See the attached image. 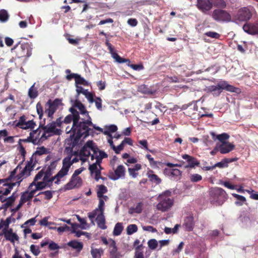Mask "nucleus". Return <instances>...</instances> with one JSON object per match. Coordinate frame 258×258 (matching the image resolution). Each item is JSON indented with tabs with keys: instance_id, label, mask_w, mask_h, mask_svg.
<instances>
[{
	"instance_id": "36",
	"label": "nucleus",
	"mask_w": 258,
	"mask_h": 258,
	"mask_svg": "<svg viewBox=\"0 0 258 258\" xmlns=\"http://www.w3.org/2000/svg\"><path fill=\"white\" fill-rule=\"evenodd\" d=\"M117 130L116 125L112 124L106 127L105 130L103 132L104 135H107L109 137L113 138L111 133H114Z\"/></svg>"
},
{
	"instance_id": "55",
	"label": "nucleus",
	"mask_w": 258,
	"mask_h": 258,
	"mask_svg": "<svg viewBox=\"0 0 258 258\" xmlns=\"http://www.w3.org/2000/svg\"><path fill=\"white\" fill-rule=\"evenodd\" d=\"M48 217H45L43 218L40 221V224L43 226H50L56 225V224L54 222H48Z\"/></svg>"
},
{
	"instance_id": "15",
	"label": "nucleus",
	"mask_w": 258,
	"mask_h": 258,
	"mask_svg": "<svg viewBox=\"0 0 258 258\" xmlns=\"http://www.w3.org/2000/svg\"><path fill=\"white\" fill-rule=\"evenodd\" d=\"M108 251L110 258H115L116 257H121L120 253L118 251L115 241L110 239Z\"/></svg>"
},
{
	"instance_id": "48",
	"label": "nucleus",
	"mask_w": 258,
	"mask_h": 258,
	"mask_svg": "<svg viewBox=\"0 0 258 258\" xmlns=\"http://www.w3.org/2000/svg\"><path fill=\"white\" fill-rule=\"evenodd\" d=\"M48 183L43 180L42 181H36L34 186L36 187V190H42L48 186Z\"/></svg>"
},
{
	"instance_id": "10",
	"label": "nucleus",
	"mask_w": 258,
	"mask_h": 258,
	"mask_svg": "<svg viewBox=\"0 0 258 258\" xmlns=\"http://www.w3.org/2000/svg\"><path fill=\"white\" fill-rule=\"evenodd\" d=\"M71 114L68 115L64 119L63 122L65 123H70L73 121L72 127H74L77 121L80 120V116L79 112L74 107H71L69 109Z\"/></svg>"
},
{
	"instance_id": "51",
	"label": "nucleus",
	"mask_w": 258,
	"mask_h": 258,
	"mask_svg": "<svg viewBox=\"0 0 258 258\" xmlns=\"http://www.w3.org/2000/svg\"><path fill=\"white\" fill-rule=\"evenodd\" d=\"M143 246L142 244L139 245L136 247L135 253V258H145L143 252L140 251L141 248Z\"/></svg>"
},
{
	"instance_id": "13",
	"label": "nucleus",
	"mask_w": 258,
	"mask_h": 258,
	"mask_svg": "<svg viewBox=\"0 0 258 258\" xmlns=\"http://www.w3.org/2000/svg\"><path fill=\"white\" fill-rule=\"evenodd\" d=\"M243 30L250 35H258V21L254 23H246L243 26Z\"/></svg>"
},
{
	"instance_id": "14",
	"label": "nucleus",
	"mask_w": 258,
	"mask_h": 258,
	"mask_svg": "<svg viewBox=\"0 0 258 258\" xmlns=\"http://www.w3.org/2000/svg\"><path fill=\"white\" fill-rule=\"evenodd\" d=\"M105 44L108 47V49L109 50V53L111 55V56L115 60L116 62L119 63H122L127 61V60L123 59L122 57H121L116 52L114 51L113 47L107 39L106 40Z\"/></svg>"
},
{
	"instance_id": "6",
	"label": "nucleus",
	"mask_w": 258,
	"mask_h": 258,
	"mask_svg": "<svg viewBox=\"0 0 258 258\" xmlns=\"http://www.w3.org/2000/svg\"><path fill=\"white\" fill-rule=\"evenodd\" d=\"M18 58L30 57L32 54V48L29 43H20L19 42L12 49Z\"/></svg>"
},
{
	"instance_id": "61",
	"label": "nucleus",
	"mask_w": 258,
	"mask_h": 258,
	"mask_svg": "<svg viewBox=\"0 0 258 258\" xmlns=\"http://www.w3.org/2000/svg\"><path fill=\"white\" fill-rule=\"evenodd\" d=\"M229 138V135L226 133H223L222 134L219 135L217 136V139L223 143V142H226L225 140L228 139Z\"/></svg>"
},
{
	"instance_id": "30",
	"label": "nucleus",
	"mask_w": 258,
	"mask_h": 258,
	"mask_svg": "<svg viewBox=\"0 0 258 258\" xmlns=\"http://www.w3.org/2000/svg\"><path fill=\"white\" fill-rule=\"evenodd\" d=\"M15 199L16 197L14 196V193H13L11 196L6 199V201L5 202V203L2 205L1 209L7 210L9 207L12 205L15 202Z\"/></svg>"
},
{
	"instance_id": "8",
	"label": "nucleus",
	"mask_w": 258,
	"mask_h": 258,
	"mask_svg": "<svg viewBox=\"0 0 258 258\" xmlns=\"http://www.w3.org/2000/svg\"><path fill=\"white\" fill-rule=\"evenodd\" d=\"M212 18L217 22H228L231 20L230 14L227 11L220 9L215 10L212 15Z\"/></svg>"
},
{
	"instance_id": "34",
	"label": "nucleus",
	"mask_w": 258,
	"mask_h": 258,
	"mask_svg": "<svg viewBox=\"0 0 258 258\" xmlns=\"http://www.w3.org/2000/svg\"><path fill=\"white\" fill-rule=\"evenodd\" d=\"M139 89L141 92L147 95H153L155 94L156 92L155 91L153 90L152 89L148 87L147 85L145 84L140 86Z\"/></svg>"
},
{
	"instance_id": "49",
	"label": "nucleus",
	"mask_w": 258,
	"mask_h": 258,
	"mask_svg": "<svg viewBox=\"0 0 258 258\" xmlns=\"http://www.w3.org/2000/svg\"><path fill=\"white\" fill-rule=\"evenodd\" d=\"M138 231V226L136 224H130L126 228L128 235H132Z\"/></svg>"
},
{
	"instance_id": "20",
	"label": "nucleus",
	"mask_w": 258,
	"mask_h": 258,
	"mask_svg": "<svg viewBox=\"0 0 258 258\" xmlns=\"http://www.w3.org/2000/svg\"><path fill=\"white\" fill-rule=\"evenodd\" d=\"M33 156L30 158L29 161H28L24 168L21 171V173L22 175H24L25 177H28L30 175V172L33 170L35 164H33Z\"/></svg>"
},
{
	"instance_id": "53",
	"label": "nucleus",
	"mask_w": 258,
	"mask_h": 258,
	"mask_svg": "<svg viewBox=\"0 0 258 258\" xmlns=\"http://www.w3.org/2000/svg\"><path fill=\"white\" fill-rule=\"evenodd\" d=\"M148 245L150 249L154 250L158 246V242L155 239H151L148 241Z\"/></svg>"
},
{
	"instance_id": "60",
	"label": "nucleus",
	"mask_w": 258,
	"mask_h": 258,
	"mask_svg": "<svg viewBox=\"0 0 258 258\" xmlns=\"http://www.w3.org/2000/svg\"><path fill=\"white\" fill-rule=\"evenodd\" d=\"M30 249L31 252L35 256L38 255L40 252L39 248L37 245L32 244L30 246Z\"/></svg>"
},
{
	"instance_id": "39",
	"label": "nucleus",
	"mask_w": 258,
	"mask_h": 258,
	"mask_svg": "<svg viewBox=\"0 0 258 258\" xmlns=\"http://www.w3.org/2000/svg\"><path fill=\"white\" fill-rule=\"evenodd\" d=\"M35 83H34L28 90V96L31 99H35L38 95V92L37 88H35Z\"/></svg>"
},
{
	"instance_id": "46",
	"label": "nucleus",
	"mask_w": 258,
	"mask_h": 258,
	"mask_svg": "<svg viewBox=\"0 0 258 258\" xmlns=\"http://www.w3.org/2000/svg\"><path fill=\"white\" fill-rule=\"evenodd\" d=\"M9 18V15L8 12L4 9L0 10V21L2 22H5L8 21Z\"/></svg>"
},
{
	"instance_id": "19",
	"label": "nucleus",
	"mask_w": 258,
	"mask_h": 258,
	"mask_svg": "<svg viewBox=\"0 0 258 258\" xmlns=\"http://www.w3.org/2000/svg\"><path fill=\"white\" fill-rule=\"evenodd\" d=\"M39 131V128H37L35 130H33L32 132H30L29 134V136L25 139H20L19 141V143H21V142H23L24 143L30 142L32 143L34 145H37L39 144L38 138V137H34V135Z\"/></svg>"
},
{
	"instance_id": "3",
	"label": "nucleus",
	"mask_w": 258,
	"mask_h": 258,
	"mask_svg": "<svg viewBox=\"0 0 258 258\" xmlns=\"http://www.w3.org/2000/svg\"><path fill=\"white\" fill-rule=\"evenodd\" d=\"M226 191L221 187H215L210 191V201L213 205L221 206L227 200Z\"/></svg>"
},
{
	"instance_id": "22",
	"label": "nucleus",
	"mask_w": 258,
	"mask_h": 258,
	"mask_svg": "<svg viewBox=\"0 0 258 258\" xmlns=\"http://www.w3.org/2000/svg\"><path fill=\"white\" fill-rule=\"evenodd\" d=\"M73 147H72L71 149H70L68 147H67L66 148V150H68V151L69 150L70 152H69L68 156H67L63 159V161L65 163H66L70 167L73 165V164L78 162L79 160V159L77 157H75V158H73L72 160H71L72 156L74 155V154L73 153Z\"/></svg>"
},
{
	"instance_id": "37",
	"label": "nucleus",
	"mask_w": 258,
	"mask_h": 258,
	"mask_svg": "<svg viewBox=\"0 0 258 258\" xmlns=\"http://www.w3.org/2000/svg\"><path fill=\"white\" fill-rule=\"evenodd\" d=\"M80 227L81 226L79 224H72V232L75 233L76 236L77 237H80L81 235H84L86 233V232H83L81 230H77V229Z\"/></svg>"
},
{
	"instance_id": "58",
	"label": "nucleus",
	"mask_w": 258,
	"mask_h": 258,
	"mask_svg": "<svg viewBox=\"0 0 258 258\" xmlns=\"http://www.w3.org/2000/svg\"><path fill=\"white\" fill-rule=\"evenodd\" d=\"M202 179V176L199 174H193L190 176V180L192 182H197Z\"/></svg>"
},
{
	"instance_id": "4",
	"label": "nucleus",
	"mask_w": 258,
	"mask_h": 258,
	"mask_svg": "<svg viewBox=\"0 0 258 258\" xmlns=\"http://www.w3.org/2000/svg\"><path fill=\"white\" fill-rule=\"evenodd\" d=\"M253 9L251 6L244 7L239 9L233 15V22L237 24L246 22L252 17Z\"/></svg>"
},
{
	"instance_id": "31",
	"label": "nucleus",
	"mask_w": 258,
	"mask_h": 258,
	"mask_svg": "<svg viewBox=\"0 0 258 258\" xmlns=\"http://www.w3.org/2000/svg\"><path fill=\"white\" fill-rule=\"evenodd\" d=\"M107 192V187L104 185H100L98 186V189L97 192V197L99 198H103L105 200H106L108 197L106 196H103V194Z\"/></svg>"
},
{
	"instance_id": "57",
	"label": "nucleus",
	"mask_w": 258,
	"mask_h": 258,
	"mask_svg": "<svg viewBox=\"0 0 258 258\" xmlns=\"http://www.w3.org/2000/svg\"><path fill=\"white\" fill-rule=\"evenodd\" d=\"M211 91L213 92V94L214 96H219L222 92V90H221L217 85L216 86H212L211 87Z\"/></svg>"
},
{
	"instance_id": "38",
	"label": "nucleus",
	"mask_w": 258,
	"mask_h": 258,
	"mask_svg": "<svg viewBox=\"0 0 258 258\" xmlns=\"http://www.w3.org/2000/svg\"><path fill=\"white\" fill-rule=\"evenodd\" d=\"M47 105H49L53 107L56 111L58 106L61 104V100L58 98L55 99L53 101L49 99L47 102Z\"/></svg>"
},
{
	"instance_id": "24",
	"label": "nucleus",
	"mask_w": 258,
	"mask_h": 258,
	"mask_svg": "<svg viewBox=\"0 0 258 258\" xmlns=\"http://www.w3.org/2000/svg\"><path fill=\"white\" fill-rule=\"evenodd\" d=\"M89 169L92 175L95 174L94 178L96 181H98L99 179H104V178L101 176V171L98 169L96 164H92L90 165Z\"/></svg>"
},
{
	"instance_id": "5",
	"label": "nucleus",
	"mask_w": 258,
	"mask_h": 258,
	"mask_svg": "<svg viewBox=\"0 0 258 258\" xmlns=\"http://www.w3.org/2000/svg\"><path fill=\"white\" fill-rule=\"evenodd\" d=\"M39 128H41L43 131V133L41 135V138L43 139H48V137H50L52 135L49 134L47 135V134L49 133H52L56 135H60L61 132L60 129L56 128L54 121L45 125V118H44L43 120L40 121L39 123Z\"/></svg>"
},
{
	"instance_id": "25",
	"label": "nucleus",
	"mask_w": 258,
	"mask_h": 258,
	"mask_svg": "<svg viewBox=\"0 0 258 258\" xmlns=\"http://www.w3.org/2000/svg\"><path fill=\"white\" fill-rule=\"evenodd\" d=\"M183 159L187 160L188 165L187 167L194 168L195 166H198L200 164L199 161L195 157L187 154H184L182 156Z\"/></svg>"
},
{
	"instance_id": "56",
	"label": "nucleus",
	"mask_w": 258,
	"mask_h": 258,
	"mask_svg": "<svg viewBox=\"0 0 258 258\" xmlns=\"http://www.w3.org/2000/svg\"><path fill=\"white\" fill-rule=\"evenodd\" d=\"M49 229H54V230L56 229L58 233H62V232H63L66 231H69L70 230V228L66 225H65L63 226H61V227H59L57 228V227H49Z\"/></svg>"
},
{
	"instance_id": "16",
	"label": "nucleus",
	"mask_w": 258,
	"mask_h": 258,
	"mask_svg": "<svg viewBox=\"0 0 258 258\" xmlns=\"http://www.w3.org/2000/svg\"><path fill=\"white\" fill-rule=\"evenodd\" d=\"M197 7L203 13H206L212 8L210 0H197Z\"/></svg>"
},
{
	"instance_id": "17",
	"label": "nucleus",
	"mask_w": 258,
	"mask_h": 258,
	"mask_svg": "<svg viewBox=\"0 0 258 258\" xmlns=\"http://www.w3.org/2000/svg\"><path fill=\"white\" fill-rule=\"evenodd\" d=\"M194 218L193 215H190L185 217L184 219L183 227L187 231H192L195 227Z\"/></svg>"
},
{
	"instance_id": "29",
	"label": "nucleus",
	"mask_w": 258,
	"mask_h": 258,
	"mask_svg": "<svg viewBox=\"0 0 258 258\" xmlns=\"http://www.w3.org/2000/svg\"><path fill=\"white\" fill-rule=\"evenodd\" d=\"M70 168V167L62 160V166L56 174V177L60 179L68 174Z\"/></svg>"
},
{
	"instance_id": "32",
	"label": "nucleus",
	"mask_w": 258,
	"mask_h": 258,
	"mask_svg": "<svg viewBox=\"0 0 258 258\" xmlns=\"http://www.w3.org/2000/svg\"><path fill=\"white\" fill-rule=\"evenodd\" d=\"M68 245L74 249H76L78 252L81 251L83 247V243L76 240H72L70 241L68 243Z\"/></svg>"
},
{
	"instance_id": "21",
	"label": "nucleus",
	"mask_w": 258,
	"mask_h": 258,
	"mask_svg": "<svg viewBox=\"0 0 258 258\" xmlns=\"http://www.w3.org/2000/svg\"><path fill=\"white\" fill-rule=\"evenodd\" d=\"M146 175L151 182L156 185L160 184L162 182V179L157 175L154 174V171L151 169H148Z\"/></svg>"
},
{
	"instance_id": "62",
	"label": "nucleus",
	"mask_w": 258,
	"mask_h": 258,
	"mask_svg": "<svg viewBox=\"0 0 258 258\" xmlns=\"http://www.w3.org/2000/svg\"><path fill=\"white\" fill-rule=\"evenodd\" d=\"M53 192H54L53 191L46 190V191L40 192L39 194H38L37 196H39L41 194L44 195H45V199L47 200H50L52 198V193Z\"/></svg>"
},
{
	"instance_id": "23",
	"label": "nucleus",
	"mask_w": 258,
	"mask_h": 258,
	"mask_svg": "<svg viewBox=\"0 0 258 258\" xmlns=\"http://www.w3.org/2000/svg\"><path fill=\"white\" fill-rule=\"evenodd\" d=\"M5 238L7 240L10 241L12 243H14L16 241H18L19 239V236L13 232L12 229L4 231Z\"/></svg>"
},
{
	"instance_id": "26",
	"label": "nucleus",
	"mask_w": 258,
	"mask_h": 258,
	"mask_svg": "<svg viewBox=\"0 0 258 258\" xmlns=\"http://www.w3.org/2000/svg\"><path fill=\"white\" fill-rule=\"evenodd\" d=\"M164 174L169 177H174L175 179L176 177L180 176L181 172V171L176 168L171 169V168H165L164 170Z\"/></svg>"
},
{
	"instance_id": "54",
	"label": "nucleus",
	"mask_w": 258,
	"mask_h": 258,
	"mask_svg": "<svg viewBox=\"0 0 258 258\" xmlns=\"http://www.w3.org/2000/svg\"><path fill=\"white\" fill-rule=\"evenodd\" d=\"M228 166V161L225 158L223 159L221 161L214 164L215 168L219 167L220 168L227 167Z\"/></svg>"
},
{
	"instance_id": "33",
	"label": "nucleus",
	"mask_w": 258,
	"mask_h": 258,
	"mask_svg": "<svg viewBox=\"0 0 258 258\" xmlns=\"http://www.w3.org/2000/svg\"><path fill=\"white\" fill-rule=\"evenodd\" d=\"M143 203L142 202L138 203L135 207H131L128 210V213L130 214L134 213L140 214L142 212Z\"/></svg>"
},
{
	"instance_id": "1",
	"label": "nucleus",
	"mask_w": 258,
	"mask_h": 258,
	"mask_svg": "<svg viewBox=\"0 0 258 258\" xmlns=\"http://www.w3.org/2000/svg\"><path fill=\"white\" fill-rule=\"evenodd\" d=\"M86 117V119L80 118V120L77 121L76 125L68 131V132L72 131L73 133V134L70 136L71 144L72 147H75L78 144L82 137L86 138L90 135H93L94 133L93 128L100 132H103L102 128L93 123L90 115Z\"/></svg>"
},
{
	"instance_id": "42",
	"label": "nucleus",
	"mask_w": 258,
	"mask_h": 258,
	"mask_svg": "<svg viewBox=\"0 0 258 258\" xmlns=\"http://www.w3.org/2000/svg\"><path fill=\"white\" fill-rule=\"evenodd\" d=\"M123 59L127 60L128 61L124 62V63H127V65L136 71H140L144 69V66L142 64H134L131 63V61L129 59L122 58Z\"/></svg>"
},
{
	"instance_id": "47",
	"label": "nucleus",
	"mask_w": 258,
	"mask_h": 258,
	"mask_svg": "<svg viewBox=\"0 0 258 258\" xmlns=\"http://www.w3.org/2000/svg\"><path fill=\"white\" fill-rule=\"evenodd\" d=\"M4 185L7 186L8 187L5 189V191H3L2 194L7 196L10 193L12 189L16 185V183H5L4 184Z\"/></svg>"
},
{
	"instance_id": "12",
	"label": "nucleus",
	"mask_w": 258,
	"mask_h": 258,
	"mask_svg": "<svg viewBox=\"0 0 258 258\" xmlns=\"http://www.w3.org/2000/svg\"><path fill=\"white\" fill-rule=\"evenodd\" d=\"M83 183V180L80 177L72 176L69 182L67 183L65 187L67 190H70L76 188H79Z\"/></svg>"
},
{
	"instance_id": "9",
	"label": "nucleus",
	"mask_w": 258,
	"mask_h": 258,
	"mask_svg": "<svg viewBox=\"0 0 258 258\" xmlns=\"http://www.w3.org/2000/svg\"><path fill=\"white\" fill-rule=\"evenodd\" d=\"M35 126V122L33 120L26 121V117L25 115L20 116L16 124V126L23 130L34 129Z\"/></svg>"
},
{
	"instance_id": "52",
	"label": "nucleus",
	"mask_w": 258,
	"mask_h": 258,
	"mask_svg": "<svg viewBox=\"0 0 258 258\" xmlns=\"http://www.w3.org/2000/svg\"><path fill=\"white\" fill-rule=\"evenodd\" d=\"M36 111L39 115V118L40 119H42L44 114V111L43 107L40 102H38L36 104Z\"/></svg>"
},
{
	"instance_id": "11",
	"label": "nucleus",
	"mask_w": 258,
	"mask_h": 258,
	"mask_svg": "<svg viewBox=\"0 0 258 258\" xmlns=\"http://www.w3.org/2000/svg\"><path fill=\"white\" fill-rule=\"evenodd\" d=\"M91 150L93 151L94 154H96L97 150H99V149L93 147V142L92 141H88L81 150L80 155L86 157H89L91 155Z\"/></svg>"
},
{
	"instance_id": "63",
	"label": "nucleus",
	"mask_w": 258,
	"mask_h": 258,
	"mask_svg": "<svg viewBox=\"0 0 258 258\" xmlns=\"http://www.w3.org/2000/svg\"><path fill=\"white\" fill-rule=\"evenodd\" d=\"M52 174V172L50 171V169L49 168H46V170L44 171L43 180L48 183V179H50Z\"/></svg>"
},
{
	"instance_id": "41",
	"label": "nucleus",
	"mask_w": 258,
	"mask_h": 258,
	"mask_svg": "<svg viewBox=\"0 0 258 258\" xmlns=\"http://www.w3.org/2000/svg\"><path fill=\"white\" fill-rule=\"evenodd\" d=\"M44 174V171L43 169H42L40 171L38 172V173L35 175L33 181L30 183L29 186L28 188L31 189L35 184V182L38 181L42 179V177H43Z\"/></svg>"
},
{
	"instance_id": "59",
	"label": "nucleus",
	"mask_w": 258,
	"mask_h": 258,
	"mask_svg": "<svg viewBox=\"0 0 258 258\" xmlns=\"http://www.w3.org/2000/svg\"><path fill=\"white\" fill-rule=\"evenodd\" d=\"M205 35L210 37L212 38L219 39L220 37V34L213 31H209L205 33Z\"/></svg>"
},
{
	"instance_id": "18",
	"label": "nucleus",
	"mask_w": 258,
	"mask_h": 258,
	"mask_svg": "<svg viewBox=\"0 0 258 258\" xmlns=\"http://www.w3.org/2000/svg\"><path fill=\"white\" fill-rule=\"evenodd\" d=\"M219 145V152L223 154H227L234 150L235 146L229 142H223Z\"/></svg>"
},
{
	"instance_id": "2",
	"label": "nucleus",
	"mask_w": 258,
	"mask_h": 258,
	"mask_svg": "<svg viewBox=\"0 0 258 258\" xmlns=\"http://www.w3.org/2000/svg\"><path fill=\"white\" fill-rule=\"evenodd\" d=\"M171 191L167 190L160 194L158 197L159 202L157 206L158 210L162 212L168 211L173 205V199L171 198Z\"/></svg>"
},
{
	"instance_id": "40",
	"label": "nucleus",
	"mask_w": 258,
	"mask_h": 258,
	"mask_svg": "<svg viewBox=\"0 0 258 258\" xmlns=\"http://www.w3.org/2000/svg\"><path fill=\"white\" fill-rule=\"evenodd\" d=\"M212 5L215 7L225 8L226 7V3L224 0H210Z\"/></svg>"
},
{
	"instance_id": "44",
	"label": "nucleus",
	"mask_w": 258,
	"mask_h": 258,
	"mask_svg": "<svg viewBox=\"0 0 258 258\" xmlns=\"http://www.w3.org/2000/svg\"><path fill=\"white\" fill-rule=\"evenodd\" d=\"M56 111L54 109L49 106V105H47V103L45 105V113L47 114V116L51 119L53 118V115L55 112Z\"/></svg>"
},
{
	"instance_id": "7",
	"label": "nucleus",
	"mask_w": 258,
	"mask_h": 258,
	"mask_svg": "<svg viewBox=\"0 0 258 258\" xmlns=\"http://www.w3.org/2000/svg\"><path fill=\"white\" fill-rule=\"evenodd\" d=\"M105 203L102 198H99L98 207L96 209L100 212L97 215L96 221L98 226L102 229H106L107 226L105 225V219L104 215Z\"/></svg>"
},
{
	"instance_id": "64",
	"label": "nucleus",
	"mask_w": 258,
	"mask_h": 258,
	"mask_svg": "<svg viewBox=\"0 0 258 258\" xmlns=\"http://www.w3.org/2000/svg\"><path fill=\"white\" fill-rule=\"evenodd\" d=\"M48 153L47 150L44 147H41L37 149L36 151L35 152V155H42L43 154H46Z\"/></svg>"
},
{
	"instance_id": "43",
	"label": "nucleus",
	"mask_w": 258,
	"mask_h": 258,
	"mask_svg": "<svg viewBox=\"0 0 258 258\" xmlns=\"http://www.w3.org/2000/svg\"><path fill=\"white\" fill-rule=\"evenodd\" d=\"M123 229V226L121 223H117L113 229V235L115 236L119 235Z\"/></svg>"
},
{
	"instance_id": "35",
	"label": "nucleus",
	"mask_w": 258,
	"mask_h": 258,
	"mask_svg": "<svg viewBox=\"0 0 258 258\" xmlns=\"http://www.w3.org/2000/svg\"><path fill=\"white\" fill-rule=\"evenodd\" d=\"M90 252L93 258H101L104 250L102 248H95L92 247Z\"/></svg>"
},
{
	"instance_id": "28",
	"label": "nucleus",
	"mask_w": 258,
	"mask_h": 258,
	"mask_svg": "<svg viewBox=\"0 0 258 258\" xmlns=\"http://www.w3.org/2000/svg\"><path fill=\"white\" fill-rule=\"evenodd\" d=\"M125 170L124 167L122 165H119L116 169L114 170L115 175L114 177H111L113 180H116L119 178L124 176Z\"/></svg>"
},
{
	"instance_id": "27",
	"label": "nucleus",
	"mask_w": 258,
	"mask_h": 258,
	"mask_svg": "<svg viewBox=\"0 0 258 258\" xmlns=\"http://www.w3.org/2000/svg\"><path fill=\"white\" fill-rule=\"evenodd\" d=\"M72 107H76L79 109V110L80 111V113L82 115H85L86 116H88L89 112L86 109L85 106L84 105H83L82 102L78 100H76L73 105V106Z\"/></svg>"
},
{
	"instance_id": "50",
	"label": "nucleus",
	"mask_w": 258,
	"mask_h": 258,
	"mask_svg": "<svg viewBox=\"0 0 258 258\" xmlns=\"http://www.w3.org/2000/svg\"><path fill=\"white\" fill-rule=\"evenodd\" d=\"M32 198L33 197L29 193V191H27L21 195L20 200L24 204L27 201H30Z\"/></svg>"
},
{
	"instance_id": "45",
	"label": "nucleus",
	"mask_w": 258,
	"mask_h": 258,
	"mask_svg": "<svg viewBox=\"0 0 258 258\" xmlns=\"http://www.w3.org/2000/svg\"><path fill=\"white\" fill-rule=\"evenodd\" d=\"M76 86L78 85H83L84 86H89V84L84 79V78L82 77L80 75L78 74L75 79Z\"/></svg>"
}]
</instances>
